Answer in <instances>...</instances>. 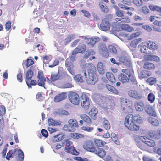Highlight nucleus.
<instances>
[{
    "instance_id": "32",
    "label": "nucleus",
    "mask_w": 161,
    "mask_h": 161,
    "mask_svg": "<svg viewBox=\"0 0 161 161\" xmlns=\"http://www.w3.org/2000/svg\"><path fill=\"white\" fill-rule=\"evenodd\" d=\"M147 46L148 48L150 49H157V45L153 42L151 41H149L147 42Z\"/></svg>"
},
{
    "instance_id": "42",
    "label": "nucleus",
    "mask_w": 161,
    "mask_h": 161,
    "mask_svg": "<svg viewBox=\"0 0 161 161\" xmlns=\"http://www.w3.org/2000/svg\"><path fill=\"white\" fill-rule=\"evenodd\" d=\"M102 125L106 130H109L110 128L109 122L107 120H104L103 121L102 123Z\"/></svg>"
},
{
    "instance_id": "63",
    "label": "nucleus",
    "mask_w": 161,
    "mask_h": 161,
    "mask_svg": "<svg viewBox=\"0 0 161 161\" xmlns=\"http://www.w3.org/2000/svg\"><path fill=\"white\" fill-rule=\"evenodd\" d=\"M22 73H19L17 74V79L19 82H22L23 80L22 78Z\"/></svg>"
},
{
    "instance_id": "37",
    "label": "nucleus",
    "mask_w": 161,
    "mask_h": 161,
    "mask_svg": "<svg viewBox=\"0 0 161 161\" xmlns=\"http://www.w3.org/2000/svg\"><path fill=\"white\" fill-rule=\"evenodd\" d=\"M99 5L101 10L105 13H107L108 12V9L107 6L102 2L99 3Z\"/></svg>"
},
{
    "instance_id": "23",
    "label": "nucleus",
    "mask_w": 161,
    "mask_h": 161,
    "mask_svg": "<svg viewBox=\"0 0 161 161\" xmlns=\"http://www.w3.org/2000/svg\"><path fill=\"white\" fill-rule=\"evenodd\" d=\"M143 68L147 70H151L155 68L154 64L148 61L145 62L143 65Z\"/></svg>"
},
{
    "instance_id": "41",
    "label": "nucleus",
    "mask_w": 161,
    "mask_h": 161,
    "mask_svg": "<svg viewBox=\"0 0 161 161\" xmlns=\"http://www.w3.org/2000/svg\"><path fill=\"white\" fill-rule=\"evenodd\" d=\"M70 136L74 139H78L80 138H83L84 137V135L82 134L76 133H71Z\"/></svg>"
},
{
    "instance_id": "2",
    "label": "nucleus",
    "mask_w": 161,
    "mask_h": 161,
    "mask_svg": "<svg viewBox=\"0 0 161 161\" xmlns=\"http://www.w3.org/2000/svg\"><path fill=\"white\" fill-rule=\"evenodd\" d=\"M117 30L118 31H121L122 30H127V31H125V32L121 33L120 36L124 38L125 42H127L128 41L130 40L131 39V35H130L128 32L131 31L130 27L128 24H120L119 22L116 26Z\"/></svg>"
},
{
    "instance_id": "58",
    "label": "nucleus",
    "mask_w": 161,
    "mask_h": 161,
    "mask_svg": "<svg viewBox=\"0 0 161 161\" xmlns=\"http://www.w3.org/2000/svg\"><path fill=\"white\" fill-rule=\"evenodd\" d=\"M36 98L39 101H41L43 100L44 97L42 96V94L41 92H38L36 96Z\"/></svg>"
},
{
    "instance_id": "33",
    "label": "nucleus",
    "mask_w": 161,
    "mask_h": 161,
    "mask_svg": "<svg viewBox=\"0 0 161 161\" xmlns=\"http://www.w3.org/2000/svg\"><path fill=\"white\" fill-rule=\"evenodd\" d=\"M130 114L127 115L125 118L124 125L128 129L131 130V122L129 120V119L130 118Z\"/></svg>"
},
{
    "instance_id": "44",
    "label": "nucleus",
    "mask_w": 161,
    "mask_h": 161,
    "mask_svg": "<svg viewBox=\"0 0 161 161\" xmlns=\"http://www.w3.org/2000/svg\"><path fill=\"white\" fill-rule=\"evenodd\" d=\"M81 129L83 131L88 132H91L93 130L94 128L93 127L83 126L81 127Z\"/></svg>"
},
{
    "instance_id": "57",
    "label": "nucleus",
    "mask_w": 161,
    "mask_h": 161,
    "mask_svg": "<svg viewBox=\"0 0 161 161\" xmlns=\"http://www.w3.org/2000/svg\"><path fill=\"white\" fill-rule=\"evenodd\" d=\"M133 128H131V130L133 131H138L139 129V126L135 123H133Z\"/></svg>"
},
{
    "instance_id": "62",
    "label": "nucleus",
    "mask_w": 161,
    "mask_h": 161,
    "mask_svg": "<svg viewBox=\"0 0 161 161\" xmlns=\"http://www.w3.org/2000/svg\"><path fill=\"white\" fill-rule=\"evenodd\" d=\"M75 159L78 161H88V159L86 158H82L79 157H75Z\"/></svg>"
},
{
    "instance_id": "64",
    "label": "nucleus",
    "mask_w": 161,
    "mask_h": 161,
    "mask_svg": "<svg viewBox=\"0 0 161 161\" xmlns=\"http://www.w3.org/2000/svg\"><path fill=\"white\" fill-rule=\"evenodd\" d=\"M116 13V15L118 17H121L124 16L123 12L122 11L117 10Z\"/></svg>"
},
{
    "instance_id": "9",
    "label": "nucleus",
    "mask_w": 161,
    "mask_h": 161,
    "mask_svg": "<svg viewBox=\"0 0 161 161\" xmlns=\"http://www.w3.org/2000/svg\"><path fill=\"white\" fill-rule=\"evenodd\" d=\"M87 93H83L81 97L82 102L81 103L82 107L85 109L87 110L90 106V99Z\"/></svg>"
},
{
    "instance_id": "40",
    "label": "nucleus",
    "mask_w": 161,
    "mask_h": 161,
    "mask_svg": "<svg viewBox=\"0 0 161 161\" xmlns=\"http://www.w3.org/2000/svg\"><path fill=\"white\" fill-rule=\"evenodd\" d=\"M52 58V56L51 55H45L42 58L43 62L45 64H47L51 60Z\"/></svg>"
},
{
    "instance_id": "59",
    "label": "nucleus",
    "mask_w": 161,
    "mask_h": 161,
    "mask_svg": "<svg viewBox=\"0 0 161 161\" xmlns=\"http://www.w3.org/2000/svg\"><path fill=\"white\" fill-rule=\"evenodd\" d=\"M119 61L122 63H125L127 61V58L124 55H121L119 59Z\"/></svg>"
},
{
    "instance_id": "50",
    "label": "nucleus",
    "mask_w": 161,
    "mask_h": 161,
    "mask_svg": "<svg viewBox=\"0 0 161 161\" xmlns=\"http://www.w3.org/2000/svg\"><path fill=\"white\" fill-rule=\"evenodd\" d=\"M148 47L146 45L143 46L140 48V51L142 53H149L148 52Z\"/></svg>"
},
{
    "instance_id": "16",
    "label": "nucleus",
    "mask_w": 161,
    "mask_h": 161,
    "mask_svg": "<svg viewBox=\"0 0 161 161\" xmlns=\"http://www.w3.org/2000/svg\"><path fill=\"white\" fill-rule=\"evenodd\" d=\"M93 153L96 154L101 158L104 157L106 154V152L103 149L99 147H96Z\"/></svg>"
},
{
    "instance_id": "61",
    "label": "nucleus",
    "mask_w": 161,
    "mask_h": 161,
    "mask_svg": "<svg viewBox=\"0 0 161 161\" xmlns=\"http://www.w3.org/2000/svg\"><path fill=\"white\" fill-rule=\"evenodd\" d=\"M80 12L84 14V16L85 17L87 18H89L90 17L91 14L88 11L84 10H81Z\"/></svg>"
},
{
    "instance_id": "52",
    "label": "nucleus",
    "mask_w": 161,
    "mask_h": 161,
    "mask_svg": "<svg viewBox=\"0 0 161 161\" xmlns=\"http://www.w3.org/2000/svg\"><path fill=\"white\" fill-rule=\"evenodd\" d=\"M141 38H139L138 39H135L132 41L131 47L134 48L136 47L139 42H141Z\"/></svg>"
},
{
    "instance_id": "56",
    "label": "nucleus",
    "mask_w": 161,
    "mask_h": 161,
    "mask_svg": "<svg viewBox=\"0 0 161 161\" xmlns=\"http://www.w3.org/2000/svg\"><path fill=\"white\" fill-rule=\"evenodd\" d=\"M59 63V60L58 59H56L53 61L52 64L48 66L49 67L53 68L58 64Z\"/></svg>"
},
{
    "instance_id": "18",
    "label": "nucleus",
    "mask_w": 161,
    "mask_h": 161,
    "mask_svg": "<svg viewBox=\"0 0 161 161\" xmlns=\"http://www.w3.org/2000/svg\"><path fill=\"white\" fill-rule=\"evenodd\" d=\"M121 106L123 111L128 108H130V101L127 99L122 98L121 99Z\"/></svg>"
},
{
    "instance_id": "31",
    "label": "nucleus",
    "mask_w": 161,
    "mask_h": 161,
    "mask_svg": "<svg viewBox=\"0 0 161 161\" xmlns=\"http://www.w3.org/2000/svg\"><path fill=\"white\" fill-rule=\"evenodd\" d=\"M73 78L76 82L80 83H82L84 82V77L80 74L75 75Z\"/></svg>"
},
{
    "instance_id": "4",
    "label": "nucleus",
    "mask_w": 161,
    "mask_h": 161,
    "mask_svg": "<svg viewBox=\"0 0 161 161\" xmlns=\"http://www.w3.org/2000/svg\"><path fill=\"white\" fill-rule=\"evenodd\" d=\"M68 79L72 80L71 77L69 76L66 72H64L61 74L58 70L57 73H52L51 74L50 80L54 82L57 80H60L63 79Z\"/></svg>"
},
{
    "instance_id": "27",
    "label": "nucleus",
    "mask_w": 161,
    "mask_h": 161,
    "mask_svg": "<svg viewBox=\"0 0 161 161\" xmlns=\"http://www.w3.org/2000/svg\"><path fill=\"white\" fill-rule=\"evenodd\" d=\"M106 77L108 80L112 83H114L116 82V79L114 75L112 73L107 72Z\"/></svg>"
},
{
    "instance_id": "29",
    "label": "nucleus",
    "mask_w": 161,
    "mask_h": 161,
    "mask_svg": "<svg viewBox=\"0 0 161 161\" xmlns=\"http://www.w3.org/2000/svg\"><path fill=\"white\" fill-rule=\"evenodd\" d=\"M80 117L85 123L88 124L92 123V121L91 119L88 115L85 114H82L80 116Z\"/></svg>"
},
{
    "instance_id": "38",
    "label": "nucleus",
    "mask_w": 161,
    "mask_h": 161,
    "mask_svg": "<svg viewBox=\"0 0 161 161\" xmlns=\"http://www.w3.org/2000/svg\"><path fill=\"white\" fill-rule=\"evenodd\" d=\"M99 49L100 52L102 53H103L107 51V49L105 44L101 43L99 45Z\"/></svg>"
},
{
    "instance_id": "54",
    "label": "nucleus",
    "mask_w": 161,
    "mask_h": 161,
    "mask_svg": "<svg viewBox=\"0 0 161 161\" xmlns=\"http://www.w3.org/2000/svg\"><path fill=\"white\" fill-rule=\"evenodd\" d=\"M26 61V66L27 68L31 65L34 63L33 61L31 59L28 58L27 59Z\"/></svg>"
},
{
    "instance_id": "13",
    "label": "nucleus",
    "mask_w": 161,
    "mask_h": 161,
    "mask_svg": "<svg viewBox=\"0 0 161 161\" xmlns=\"http://www.w3.org/2000/svg\"><path fill=\"white\" fill-rule=\"evenodd\" d=\"M73 63L70 59L67 58L65 61V66L67 68L68 71L73 75L75 73L73 69L74 66Z\"/></svg>"
},
{
    "instance_id": "51",
    "label": "nucleus",
    "mask_w": 161,
    "mask_h": 161,
    "mask_svg": "<svg viewBox=\"0 0 161 161\" xmlns=\"http://www.w3.org/2000/svg\"><path fill=\"white\" fill-rule=\"evenodd\" d=\"M148 99L151 103L153 102L155 99V97L154 94L153 93H150L148 96Z\"/></svg>"
},
{
    "instance_id": "15",
    "label": "nucleus",
    "mask_w": 161,
    "mask_h": 161,
    "mask_svg": "<svg viewBox=\"0 0 161 161\" xmlns=\"http://www.w3.org/2000/svg\"><path fill=\"white\" fill-rule=\"evenodd\" d=\"M64 137V134L62 132H59L57 134L53 136L51 140L53 142H56L63 140Z\"/></svg>"
},
{
    "instance_id": "17",
    "label": "nucleus",
    "mask_w": 161,
    "mask_h": 161,
    "mask_svg": "<svg viewBox=\"0 0 161 161\" xmlns=\"http://www.w3.org/2000/svg\"><path fill=\"white\" fill-rule=\"evenodd\" d=\"M144 108L146 112L148 115L153 117L156 116V114L154 109L150 105H146Z\"/></svg>"
},
{
    "instance_id": "22",
    "label": "nucleus",
    "mask_w": 161,
    "mask_h": 161,
    "mask_svg": "<svg viewBox=\"0 0 161 161\" xmlns=\"http://www.w3.org/2000/svg\"><path fill=\"white\" fill-rule=\"evenodd\" d=\"M66 97V94L65 93L59 94L54 97V101L55 102H58L64 99Z\"/></svg>"
},
{
    "instance_id": "45",
    "label": "nucleus",
    "mask_w": 161,
    "mask_h": 161,
    "mask_svg": "<svg viewBox=\"0 0 161 161\" xmlns=\"http://www.w3.org/2000/svg\"><path fill=\"white\" fill-rule=\"evenodd\" d=\"M131 85H133V87L136 88L138 87V82L135 76L132 75L131 77Z\"/></svg>"
},
{
    "instance_id": "7",
    "label": "nucleus",
    "mask_w": 161,
    "mask_h": 161,
    "mask_svg": "<svg viewBox=\"0 0 161 161\" xmlns=\"http://www.w3.org/2000/svg\"><path fill=\"white\" fill-rule=\"evenodd\" d=\"M123 72L124 73H124H121L118 76V79L122 83H126L128 82L129 81V75L130 74L129 71L126 69H122Z\"/></svg>"
},
{
    "instance_id": "36",
    "label": "nucleus",
    "mask_w": 161,
    "mask_h": 161,
    "mask_svg": "<svg viewBox=\"0 0 161 161\" xmlns=\"http://www.w3.org/2000/svg\"><path fill=\"white\" fill-rule=\"evenodd\" d=\"M115 20L118 22H126L128 23L130 22V19L127 17H124L122 18H116Z\"/></svg>"
},
{
    "instance_id": "10",
    "label": "nucleus",
    "mask_w": 161,
    "mask_h": 161,
    "mask_svg": "<svg viewBox=\"0 0 161 161\" xmlns=\"http://www.w3.org/2000/svg\"><path fill=\"white\" fill-rule=\"evenodd\" d=\"M112 16V15H110L107 17V18H104L102 20V23L100 25V27L101 29L104 31H106L110 29V24L108 18Z\"/></svg>"
},
{
    "instance_id": "24",
    "label": "nucleus",
    "mask_w": 161,
    "mask_h": 161,
    "mask_svg": "<svg viewBox=\"0 0 161 161\" xmlns=\"http://www.w3.org/2000/svg\"><path fill=\"white\" fill-rule=\"evenodd\" d=\"M100 39V38L98 37L88 38L87 42L88 45H91L92 47H93L95 43L99 41Z\"/></svg>"
},
{
    "instance_id": "5",
    "label": "nucleus",
    "mask_w": 161,
    "mask_h": 161,
    "mask_svg": "<svg viewBox=\"0 0 161 161\" xmlns=\"http://www.w3.org/2000/svg\"><path fill=\"white\" fill-rule=\"evenodd\" d=\"M13 154L18 155L17 160L19 161H23L24 158V154L23 152L20 149L18 150L17 149H15L14 152H13L12 150H10L7 153L6 159L7 160H9L10 158L12 157Z\"/></svg>"
},
{
    "instance_id": "14",
    "label": "nucleus",
    "mask_w": 161,
    "mask_h": 161,
    "mask_svg": "<svg viewBox=\"0 0 161 161\" xmlns=\"http://www.w3.org/2000/svg\"><path fill=\"white\" fill-rule=\"evenodd\" d=\"M86 45L80 43L78 47L74 50V54L83 53L86 51Z\"/></svg>"
},
{
    "instance_id": "28",
    "label": "nucleus",
    "mask_w": 161,
    "mask_h": 161,
    "mask_svg": "<svg viewBox=\"0 0 161 161\" xmlns=\"http://www.w3.org/2000/svg\"><path fill=\"white\" fill-rule=\"evenodd\" d=\"M147 136H149L151 138H153L157 140L158 139V134L157 131H149L148 133Z\"/></svg>"
},
{
    "instance_id": "46",
    "label": "nucleus",
    "mask_w": 161,
    "mask_h": 161,
    "mask_svg": "<svg viewBox=\"0 0 161 161\" xmlns=\"http://www.w3.org/2000/svg\"><path fill=\"white\" fill-rule=\"evenodd\" d=\"M145 143L150 147H154L155 145L154 141L153 140L148 139L147 141H145Z\"/></svg>"
},
{
    "instance_id": "43",
    "label": "nucleus",
    "mask_w": 161,
    "mask_h": 161,
    "mask_svg": "<svg viewBox=\"0 0 161 161\" xmlns=\"http://www.w3.org/2000/svg\"><path fill=\"white\" fill-rule=\"evenodd\" d=\"M132 116L131 123H134V122H136V123H141L142 122V119L140 117H138V116H133L132 115Z\"/></svg>"
},
{
    "instance_id": "20",
    "label": "nucleus",
    "mask_w": 161,
    "mask_h": 161,
    "mask_svg": "<svg viewBox=\"0 0 161 161\" xmlns=\"http://www.w3.org/2000/svg\"><path fill=\"white\" fill-rule=\"evenodd\" d=\"M98 71L100 74L103 75L105 72V67L102 62H98L97 66Z\"/></svg>"
},
{
    "instance_id": "47",
    "label": "nucleus",
    "mask_w": 161,
    "mask_h": 161,
    "mask_svg": "<svg viewBox=\"0 0 161 161\" xmlns=\"http://www.w3.org/2000/svg\"><path fill=\"white\" fill-rule=\"evenodd\" d=\"M109 51L113 54H116L117 53V50L116 48L113 45H110L108 46Z\"/></svg>"
},
{
    "instance_id": "30",
    "label": "nucleus",
    "mask_w": 161,
    "mask_h": 161,
    "mask_svg": "<svg viewBox=\"0 0 161 161\" xmlns=\"http://www.w3.org/2000/svg\"><path fill=\"white\" fill-rule=\"evenodd\" d=\"M151 73L148 71L144 70L140 72V79L147 78L151 75Z\"/></svg>"
},
{
    "instance_id": "35",
    "label": "nucleus",
    "mask_w": 161,
    "mask_h": 161,
    "mask_svg": "<svg viewBox=\"0 0 161 161\" xmlns=\"http://www.w3.org/2000/svg\"><path fill=\"white\" fill-rule=\"evenodd\" d=\"M95 54V51L92 49H91L89 51H87L84 53L83 58L87 59L91 55H93Z\"/></svg>"
},
{
    "instance_id": "48",
    "label": "nucleus",
    "mask_w": 161,
    "mask_h": 161,
    "mask_svg": "<svg viewBox=\"0 0 161 161\" xmlns=\"http://www.w3.org/2000/svg\"><path fill=\"white\" fill-rule=\"evenodd\" d=\"M156 78L153 77H150L146 80V82L149 83L151 85H153L156 83Z\"/></svg>"
},
{
    "instance_id": "55",
    "label": "nucleus",
    "mask_w": 161,
    "mask_h": 161,
    "mask_svg": "<svg viewBox=\"0 0 161 161\" xmlns=\"http://www.w3.org/2000/svg\"><path fill=\"white\" fill-rule=\"evenodd\" d=\"M133 2L134 4L138 6L142 5L143 3L142 0H133Z\"/></svg>"
},
{
    "instance_id": "11",
    "label": "nucleus",
    "mask_w": 161,
    "mask_h": 161,
    "mask_svg": "<svg viewBox=\"0 0 161 161\" xmlns=\"http://www.w3.org/2000/svg\"><path fill=\"white\" fill-rule=\"evenodd\" d=\"M70 142L68 140L66 141L65 149V151L73 155H78L79 153L73 147L70 145Z\"/></svg>"
},
{
    "instance_id": "8",
    "label": "nucleus",
    "mask_w": 161,
    "mask_h": 161,
    "mask_svg": "<svg viewBox=\"0 0 161 161\" xmlns=\"http://www.w3.org/2000/svg\"><path fill=\"white\" fill-rule=\"evenodd\" d=\"M83 148L86 151L93 153L96 149L93 142L92 140H87L84 143Z\"/></svg>"
},
{
    "instance_id": "26",
    "label": "nucleus",
    "mask_w": 161,
    "mask_h": 161,
    "mask_svg": "<svg viewBox=\"0 0 161 161\" xmlns=\"http://www.w3.org/2000/svg\"><path fill=\"white\" fill-rule=\"evenodd\" d=\"M94 142L95 145L97 147H103L106 144V142L105 141L98 139H94Z\"/></svg>"
},
{
    "instance_id": "1",
    "label": "nucleus",
    "mask_w": 161,
    "mask_h": 161,
    "mask_svg": "<svg viewBox=\"0 0 161 161\" xmlns=\"http://www.w3.org/2000/svg\"><path fill=\"white\" fill-rule=\"evenodd\" d=\"M88 76L85 71H83L86 77L87 83L89 84H94L98 80L94 67L92 66L88 69Z\"/></svg>"
},
{
    "instance_id": "19",
    "label": "nucleus",
    "mask_w": 161,
    "mask_h": 161,
    "mask_svg": "<svg viewBox=\"0 0 161 161\" xmlns=\"http://www.w3.org/2000/svg\"><path fill=\"white\" fill-rule=\"evenodd\" d=\"M34 70V67L33 66H31L30 69H29L25 74L26 78L25 79V81H28L31 79L33 75V70Z\"/></svg>"
},
{
    "instance_id": "25",
    "label": "nucleus",
    "mask_w": 161,
    "mask_h": 161,
    "mask_svg": "<svg viewBox=\"0 0 161 161\" xmlns=\"http://www.w3.org/2000/svg\"><path fill=\"white\" fill-rule=\"evenodd\" d=\"M105 86L107 89L113 94L115 95H117L119 94L118 90L113 86L109 84H107L105 85Z\"/></svg>"
},
{
    "instance_id": "60",
    "label": "nucleus",
    "mask_w": 161,
    "mask_h": 161,
    "mask_svg": "<svg viewBox=\"0 0 161 161\" xmlns=\"http://www.w3.org/2000/svg\"><path fill=\"white\" fill-rule=\"evenodd\" d=\"M41 133L42 136L47 138L48 136V133L47 131L44 129H42L41 130Z\"/></svg>"
},
{
    "instance_id": "34",
    "label": "nucleus",
    "mask_w": 161,
    "mask_h": 161,
    "mask_svg": "<svg viewBox=\"0 0 161 161\" xmlns=\"http://www.w3.org/2000/svg\"><path fill=\"white\" fill-rule=\"evenodd\" d=\"M26 84L29 88H31V86H36L37 84V82L36 80L31 79L26 82Z\"/></svg>"
},
{
    "instance_id": "21",
    "label": "nucleus",
    "mask_w": 161,
    "mask_h": 161,
    "mask_svg": "<svg viewBox=\"0 0 161 161\" xmlns=\"http://www.w3.org/2000/svg\"><path fill=\"white\" fill-rule=\"evenodd\" d=\"M98 113L97 109L96 108H93L91 109V110L89 112V115L93 119L95 120L97 119V115Z\"/></svg>"
},
{
    "instance_id": "39",
    "label": "nucleus",
    "mask_w": 161,
    "mask_h": 161,
    "mask_svg": "<svg viewBox=\"0 0 161 161\" xmlns=\"http://www.w3.org/2000/svg\"><path fill=\"white\" fill-rule=\"evenodd\" d=\"M48 123L49 125L53 126H57L60 125L59 122L55 121L52 119H48Z\"/></svg>"
},
{
    "instance_id": "49",
    "label": "nucleus",
    "mask_w": 161,
    "mask_h": 161,
    "mask_svg": "<svg viewBox=\"0 0 161 161\" xmlns=\"http://www.w3.org/2000/svg\"><path fill=\"white\" fill-rule=\"evenodd\" d=\"M149 122L155 126H157L159 124V122L157 120L152 118L149 119Z\"/></svg>"
},
{
    "instance_id": "6",
    "label": "nucleus",
    "mask_w": 161,
    "mask_h": 161,
    "mask_svg": "<svg viewBox=\"0 0 161 161\" xmlns=\"http://www.w3.org/2000/svg\"><path fill=\"white\" fill-rule=\"evenodd\" d=\"M68 97L70 102L73 104L78 105L80 103V97L79 94L73 91H69Z\"/></svg>"
},
{
    "instance_id": "3",
    "label": "nucleus",
    "mask_w": 161,
    "mask_h": 161,
    "mask_svg": "<svg viewBox=\"0 0 161 161\" xmlns=\"http://www.w3.org/2000/svg\"><path fill=\"white\" fill-rule=\"evenodd\" d=\"M68 125H65L63 127L64 130L69 132H74L79 127L77 121L74 119H70L68 121Z\"/></svg>"
},
{
    "instance_id": "53",
    "label": "nucleus",
    "mask_w": 161,
    "mask_h": 161,
    "mask_svg": "<svg viewBox=\"0 0 161 161\" xmlns=\"http://www.w3.org/2000/svg\"><path fill=\"white\" fill-rule=\"evenodd\" d=\"M131 97L136 99H139L140 98L139 94L136 91H134L131 92Z\"/></svg>"
},
{
    "instance_id": "12",
    "label": "nucleus",
    "mask_w": 161,
    "mask_h": 161,
    "mask_svg": "<svg viewBox=\"0 0 161 161\" xmlns=\"http://www.w3.org/2000/svg\"><path fill=\"white\" fill-rule=\"evenodd\" d=\"M37 77L38 78L37 81V85L40 86L45 88L44 86L46 80L42 71H39L38 72Z\"/></svg>"
}]
</instances>
